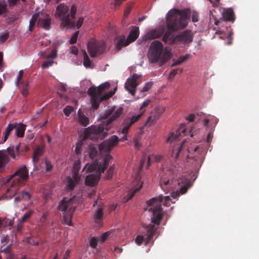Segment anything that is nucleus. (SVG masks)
Returning a JSON list of instances; mask_svg holds the SVG:
<instances>
[{
    "instance_id": "052dcab7",
    "label": "nucleus",
    "mask_w": 259,
    "mask_h": 259,
    "mask_svg": "<svg viewBox=\"0 0 259 259\" xmlns=\"http://www.w3.org/2000/svg\"><path fill=\"white\" fill-rule=\"evenodd\" d=\"M42 195H43L44 199L46 201H47L48 199V197H49V193H48L47 189H42Z\"/></svg>"
},
{
    "instance_id": "e433bc0d",
    "label": "nucleus",
    "mask_w": 259,
    "mask_h": 259,
    "mask_svg": "<svg viewBox=\"0 0 259 259\" xmlns=\"http://www.w3.org/2000/svg\"><path fill=\"white\" fill-rule=\"evenodd\" d=\"M142 187V183H139V185H137V186H136L133 190H130V191L129 192V193L128 194V198L127 199H132V198H133L134 197L135 194H136V193L138 192V191L140 190V189H141Z\"/></svg>"
},
{
    "instance_id": "338daca9",
    "label": "nucleus",
    "mask_w": 259,
    "mask_h": 259,
    "mask_svg": "<svg viewBox=\"0 0 259 259\" xmlns=\"http://www.w3.org/2000/svg\"><path fill=\"white\" fill-rule=\"evenodd\" d=\"M10 7L14 6L18 0H8Z\"/></svg>"
},
{
    "instance_id": "7c9ffc66",
    "label": "nucleus",
    "mask_w": 259,
    "mask_h": 259,
    "mask_svg": "<svg viewBox=\"0 0 259 259\" xmlns=\"http://www.w3.org/2000/svg\"><path fill=\"white\" fill-rule=\"evenodd\" d=\"M17 126V122L10 123L8 124L6 131L3 133L4 142H6L11 131L15 129Z\"/></svg>"
},
{
    "instance_id": "6e6d98bb",
    "label": "nucleus",
    "mask_w": 259,
    "mask_h": 259,
    "mask_svg": "<svg viewBox=\"0 0 259 259\" xmlns=\"http://www.w3.org/2000/svg\"><path fill=\"white\" fill-rule=\"evenodd\" d=\"M110 234L111 233H110V232H106V233H103V234L100 237V243H103V242H105Z\"/></svg>"
},
{
    "instance_id": "a18cd8bd",
    "label": "nucleus",
    "mask_w": 259,
    "mask_h": 259,
    "mask_svg": "<svg viewBox=\"0 0 259 259\" xmlns=\"http://www.w3.org/2000/svg\"><path fill=\"white\" fill-rule=\"evenodd\" d=\"M9 37V34L8 32H4L0 34V44L5 42Z\"/></svg>"
},
{
    "instance_id": "bf43d9fd",
    "label": "nucleus",
    "mask_w": 259,
    "mask_h": 259,
    "mask_svg": "<svg viewBox=\"0 0 259 259\" xmlns=\"http://www.w3.org/2000/svg\"><path fill=\"white\" fill-rule=\"evenodd\" d=\"M178 69L171 70V71H170V72L169 73V77H168L169 80H172V79H173L174 78L175 75H176V74L178 73Z\"/></svg>"
},
{
    "instance_id": "58836bf2",
    "label": "nucleus",
    "mask_w": 259,
    "mask_h": 259,
    "mask_svg": "<svg viewBox=\"0 0 259 259\" xmlns=\"http://www.w3.org/2000/svg\"><path fill=\"white\" fill-rule=\"evenodd\" d=\"M98 242H100V237L99 238L92 237L90 241V245L93 248H96L98 245Z\"/></svg>"
},
{
    "instance_id": "0e129e2a",
    "label": "nucleus",
    "mask_w": 259,
    "mask_h": 259,
    "mask_svg": "<svg viewBox=\"0 0 259 259\" xmlns=\"http://www.w3.org/2000/svg\"><path fill=\"white\" fill-rule=\"evenodd\" d=\"M115 94V92H113V91H110L109 93L105 94L104 96V99H108L109 98L111 97V96H113Z\"/></svg>"
},
{
    "instance_id": "39448f33",
    "label": "nucleus",
    "mask_w": 259,
    "mask_h": 259,
    "mask_svg": "<svg viewBox=\"0 0 259 259\" xmlns=\"http://www.w3.org/2000/svg\"><path fill=\"white\" fill-rule=\"evenodd\" d=\"M76 6L73 5L69 10L68 6L64 4L58 6L56 10V16L61 20V26L73 28L75 25V18L76 12Z\"/></svg>"
},
{
    "instance_id": "603ef678",
    "label": "nucleus",
    "mask_w": 259,
    "mask_h": 259,
    "mask_svg": "<svg viewBox=\"0 0 259 259\" xmlns=\"http://www.w3.org/2000/svg\"><path fill=\"white\" fill-rule=\"evenodd\" d=\"M162 157V156H161V155L149 156L148 161H149V162H150V161H153V160H154V161H159L161 159Z\"/></svg>"
},
{
    "instance_id": "1a4fd4ad",
    "label": "nucleus",
    "mask_w": 259,
    "mask_h": 259,
    "mask_svg": "<svg viewBox=\"0 0 259 259\" xmlns=\"http://www.w3.org/2000/svg\"><path fill=\"white\" fill-rule=\"evenodd\" d=\"M156 228L154 223L152 221L149 225L145 228V231L143 232V235H138L135 238L136 243L140 245L143 241H145L146 244L149 243L153 239L154 235L156 233Z\"/></svg>"
},
{
    "instance_id": "5701e85b",
    "label": "nucleus",
    "mask_w": 259,
    "mask_h": 259,
    "mask_svg": "<svg viewBox=\"0 0 259 259\" xmlns=\"http://www.w3.org/2000/svg\"><path fill=\"white\" fill-rule=\"evenodd\" d=\"M138 121V116H137V115L133 116L131 118H125L122 124V134H127L131 126H132L135 122Z\"/></svg>"
},
{
    "instance_id": "2eb2a0df",
    "label": "nucleus",
    "mask_w": 259,
    "mask_h": 259,
    "mask_svg": "<svg viewBox=\"0 0 259 259\" xmlns=\"http://www.w3.org/2000/svg\"><path fill=\"white\" fill-rule=\"evenodd\" d=\"M80 164L79 162H76L73 168L72 177H68L67 178V186L70 190H72L80 180L79 176V171L80 168Z\"/></svg>"
},
{
    "instance_id": "5fc2aeb1",
    "label": "nucleus",
    "mask_w": 259,
    "mask_h": 259,
    "mask_svg": "<svg viewBox=\"0 0 259 259\" xmlns=\"http://www.w3.org/2000/svg\"><path fill=\"white\" fill-rule=\"evenodd\" d=\"M23 75V71L20 70L19 72L18 75L17 77V81L16 82V83L17 85H19V84L22 83L21 79Z\"/></svg>"
},
{
    "instance_id": "423d86ee",
    "label": "nucleus",
    "mask_w": 259,
    "mask_h": 259,
    "mask_svg": "<svg viewBox=\"0 0 259 259\" xmlns=\"http://www.w3.org/2000/svg\"><path fill=\"white\" fill-rule=\"evenodd\" d=\"M109 87L110 83L106 82L100 85L97 88L95 87H91L88 89V93L91 97L92 105L94 109H97L100 103L103 100L106 99H104L105 95L102 96V93L105 89H109Z\"/></svg>"
},
{
    "instance_id": "ea45409f",
    "label": "nucleus",
    "mask_w": 259,
    "mask_h": 259,
    "mask_svg": "<svg viewBox=\"0 0 259 259\" xmlns=\"http://www.w3.org/2000/svg\"><path fill=\"white\" fill-rule=\"evenodd\" d=\"M83 64L87 68V67H91L92 65V61H91L90 58H89L85 52H84V60Z\"/></svg>"
},
{
    "instance_id": "79ce46f5",
    "label": "nucleus",
    "mask_w": 259,
    "mask_h": 259,
    "mask_svg": "<svg viewBox=\"0 0 259 259\" xmlns=\"http://www.w3.org/2000/svg\"><path fill=\"white\" fill-rule=\"evenodd\" d=\"M7 6V4L5 1L0 0V15L6 12Z\"/></svg>"
},
{
    "instance_id": "2f4dec72",
    "label": "nucleus",
    "mask_w": 259,
    "mask_h": 259,
    "mask_svg": "<svg viewBox=\"0 0 259 259\" xmlns=\"http://www.w3.org/2000/svg\"><path fill=\"white\" fill-rule=\"evenodd\" d=\"M151 101L150 99H146L143 104L141 105L139 110V113L137 115V116H138V120L140 119V118L144 115L145 112L146 111V107L149 106V105L151 103Z\"/></svg>"
},
{
    "instance_id": "cd10ccee",
    "label": "nucleus",
    "mask_w": 259,
    "mask_h": 259,
    "mask_svg": "<svg viewBox=\"0 0 259 259\" xmlns=\"http://www.w3.org/2000/svg\"><path fill=\"white\" fill-rule=\"evenodd\" d=\"M116 48L120 50L123 46H128L129 42L127 40H125V37L124 35H120V36L117 37L115 39Z\"/></svg>"
},
{
    "instance_id": "c03bdc74",
    "label": "nucleus",
    "mask_w": 259,
    "mask_h": 259,
    "mask_svg": "<svg viewBox=\"0 0 259 259\" xmlns=\"http://www.w3.org/2000/svg\"><path fill=\"white\" fill-rule=\"evenodd\" d=\"M28 86L29 83L28 82L24 83L23 89L21 91V94L23 96H27L28 94Z\"/></svg>"
},
{
    "instance_id": "bb28decb",
    "label": "nucleus",
    "mask_w": 259,
    "mask_h": 259,
    "mask_svg": "<svg viewBox=\"0 0 259 259\" xmlns=\"http://www.w3.org/2000/svg\"><path fill=\"white\" fill-rule=\"evenodd\" d=\"M20 147L19 145L16 146H10L7 149V152L9 154L11 157L14 159H16V156H19Z\"/></svg>"
},
{
    "instance_id": "f3484780",
    "label": "nucleus",
    "mask_w": 259,
    "mask_h": 259,
    "mask_svg": "<svg viewBox=\"0 0 259 259\" xmlns=\"http://www.w3.org/2000/svg\"><path fill=\"white\" fill-rule=\"evenodd\" d=\"M28 177V170L25 165H23L15 171L11 180H12L13 185H17L23 181L27 180Z\"/></svg>"
},
{
    "instance_id": "37998d69",
    "label": "nucleus",
    "mask_w": 259,
    "mask_h": 259,
    "mask_svg": "<svg viewBox=\"0 0 259 259\" xmlns=\"http://www.w3.org/2000/svg\"><path fill=\"white\" fill-rule=\"evenodd\" d=\"M115 166L112 165L110 166V168L108 169L107 173L106 175V178L108 180H110V179L112 178L114 171Z\"/></svg>"
},
{
    "instance_id": "a19ab883",
    "label": "nucleus",
    "mask_w": 259,
    "mask_h": 259,
    "mask_svg": "<svg viewBox=\"0 0 259 259\" xmlns=\"http://www.w3.org/2000/svg\"><path fill=\"white\" fill-rule=\"evenodd\" d=\"M98 154V151L95 147H91L90 151L89 152V154L90 156V157L92 159H94L95 157H96L97 155Z\"/></svg>"
},
{
    "instance_id": "4be33fe9",
    "label": "nucleus",
    "mask_w": 259,
    "mask_h": 259,
    "mask_svg": "<svg viewBox=\"0 0 259 259\" xmlns=\"http://www.w3.org/2000/svg\"><path fill=\"white\" fill-rule=\"evenodd\" d=\"M223 20L215 21V24L218 25L219 23H226L227 21L234 22L235 20V17L233 10L231 9V8L225 9L223 13Z\"/></svg>"
},
{
    "instance_id": "de8ad7c7",
    "label": "nucleus",
    "mask_w": 259,
    "mask_h": 259,
    "mask_svg": "<svg viewBox=\"0 0 259 259\" xmlns=\"http://www.w3.org/2000/svg\"><path fill=\"white\" fill-rule=\"evenodd\" d=\"M73 110V108L72 107H71V106H67L63 109V112L66 116H69L71 114Z\"/></svg>"
},
{
    "instance_id": "49530a36",
    "label": "nucleus",
    "mask_w": 259,
    "mask_h": 259,
    "mask_svg": "<svg viewBox=\"0 0 259 259\" xmlns=\"http://www.w3.org/2000/svg\"><path fill=\"white\" fill-rule=\"evenodd\" d=\"M152 87V82H147L144 85V86L141 89V92H146V91H148Z\"/></svg>"
},
{
    "instance_id": "c9c22d12",
    "label": "nucleus",
    "mask_w": 259,
    "mask_h": 259,
    "mask_svg": "<svg viewBox=\"0 0 259 259\" xmlns=\"http://www.w3.org/2000/svg\"><path fill=\"white\" fill-rule=\"evenodd\" d=\"M103 215V208L102 207H100V206H98L97 210L96 213L94 214L95 222H96V223H99V222H100L101 220H102Z\"/></svg>"
},
{
    "instance_id": "f03ea898",
    "label": "nucleus",
    "mask_w": 259,
    "mask_h": 259,
    "mask_svg": "<svg viewBox=\"0 0 259 259\" xmlns=\"http://www.w3.org/2000/svg\"><path fill=\"white\" fill-rule=\"evenodd\" d=\"M122 112L123 109L121 107L116 109L115 107H112L107 109L101 117L102 121L100 124L92 125L85 128L83 139H90L93 140L98 138H105L107 135L108 130L111 128L112 122L121 116Z\"/></svg>"
},
{
    "instance_id": "f257e3e1",
    "label": "nucleus",
    "mask_w": 259,
    "mask_h": 259,
    "mask_svg": "<svg viewBox=\"0 0 259 259\" xmlns=\"http://www.w3.org/2000/svg\"><path fill=\"white\" fill-rule=\"evenodd\" d=\"M191 11L189 9H174L169 11L166 18V26L168 30L165 32L162 39L168 44H172L177 40L171 31L184 28L188 24V21L190 18Z\"/></svg>"
},
{
    "instance_id": "b1692460",
    "label": "nucleus",
    "mask_w": 259,
    "mask_h": 259,
    "mask_svg": "<svg viewBox=\"0 0 259 259\" xmlns=\"http://www.w3.org/2000/svg\"><path fill=\"white\" fill-rule=\"evenodd\" d=\"M10 155L6 150L0 151V171L3 172L6 169L7 164L10 161Z\"/></svg>"
},
{
    "instance_id": "a211bd4d",
    "label": "nucleus",
    "mask_w": 259,
    "mask_h": 259,
    "mask_svg": "<svg viewBox=\"0 0 259 259\" xmlns=\"http://www.w3.org/2000/svg\"><path fill=\"white\" fill-rule=\"evenodd\" d=\"M118 138L116 135L109 137L108 140L103 141L100 144L99 147L101 152H109L116 146L118 142Z\"/></svg>"
},
{
    "instance_id": "c756f323",
    "label": "nucleus",
    "mask_w": 259,
    "mask_h": 259,
    "mask_svg": "<svg viewBox=\"0 0 259 259\" xmlns=\"http://www.w3.org/2000/svg\"><path fill=\"white\" fill-rule=\"evenodd\" d=\"M26 126L22 123H17V126L15 127V134L18 137H23L24 135Z\"/></svg>"
},
{
    "instance_id": "ddd939ff",
    "label": "nucleus",
    "mask_w": 259,
    "mask_h": 259,
    "mask_svg": "<svg viewBox=\"0 0 259 259\" xmlns=\"http://www.w3.org/2000/svg\"><path fill=\"white\" fill-rule=\"evenodd\" d=\"M190 150L185 145V142H182L174 145V149L170 151V156L174 158H178L179 156H186L189 158L188 153Z\"/></svg>"
},
{
    "instance_id": "774afa93",
    "label": "nucleus",
    "mask_w": 259,
    "mask_h": 259,
    "mask_svg": "<svg viewBox=\"0 0 259 259\" xmlns=\"http://www.w3.org/2000/svg\"><path fill=\"white\" fill-rule=\"evenodd\" d=\"M71 53H73V54L77 55L78 53V49L76 47H73L71 48Z\"/></svg>"
},
{
    "instance_id": "4d7b16f0",
    "label": "nucleus",
    "mask_w": 259,
    "mask_h": 259,
    "mask_svg": "<svg viewBox=\"0 0 259 259\" xmlns=\"http://www.w3.org/2000/svg\"><path fill=\"white\" fill-rule=\"evenodd\" d=\"M158 116H154L153 117H152V116H148L146 120V124H148L149 123H153L154 121H156V120H157V119L158 118Z\"/></svg>"
},
{
    "instance_id": "20e7f679",
    "label": "nucleus",
    "mask_w": 259,
    "mask_h": 259,
    "mask_svg": "<svg viewBox=\"0 0 259 259\" xmlns=\"http://www.w3.org/2000/svg\"><path fill=\"white\" fill-rule=\"evenodd\" d=\"M170 199L169 196H165L163 199L162 195H160L158 197H153L146 202L147 206L145 209L152 211L153 213L152 222L155 225H159L163 216L162 205L169 206Z\"/></svg>"
},
{
    "instance_id": "0eeeda50",
    "label": "nucleus",
    "mask_w": 259,
    "mask_h": 259,
    "mask_svg": "<svg viewBox=\"0 0 259 259\" xmlns=\"http://www.w3.org/2000/svg\"><path fill=\"white\" fill-rule=\"evenodd\" d=\"M112 158V156L109 154H107L103 160V163L100 164L98 167V171L94 174L89 175L86 177L85 183L86 185L95 186L98 184L101 173L104 171L105 169L108 167L110 161Z\"/></svg>"
},
{
    "instance_id": "4c0bfd02",
    "label": "nucleus",
    "mask_w": 259,
    "mask_h": 259,
    "mask_svg": "<svg viewBox=\"0 0 259 259\" xmlns=\"http://www.w3.org/2000/svg\"><path fill=\"white\" fill-rule=\"evenodd\" d=\"M39 55L40 56H44L47 59V60L45 61L42 64H41V68L42 69L46 68L48 67H49V54H47V53L46 51H41L39 53Z\"/></svg>"
},
{
    "instance_id": "72a5a7b5",
    "label": "nucleus",
    "mask_w": 259,
    "mask_h": 259,
    "mask_svg": "<svg viewBox=\"0 0 259 259\" xmlns=\"http://www.w3.org/2000/svg\"><path fill=\"white\" fill-rule=\"evenodd\" d=\"M31 198V194L27 191H22L21 193L17 197H15V200L16 201H20L22 199L24 200H28Z\"/></svg>"
},
{
    "instance_id": "8fccbe9b",
    "label": "nucleus",
    "mask_w": 259,
    "mask_h": 259,
    "mask_svg": "<svg viewBox=\"0 0 259 259\" xmlns=\"http://www.w3.org/2000/svg\"><path fill=\"white\" fill-rule=\"evenodd\" d=\"M187 57L186 56H181L179 59H177L176 61H174V63H172L171 66H176V65H178L181 64V63H183L186 59Z\"/></svg>"
},
{
    "instance_id": "4468645a",
    "label": "nucleus",
    "mask_w": 259,
    "mask_h": 259,
    "mask_svg": "<svg viewBox=\"0 0 259 259\" xmlns=\"http://www.w3.org/2000/svg\"><path fill=\"white\" fill-rule=\"evenodd\" d=\"M140 75L134 73L131 77H129L125 83V88L132 96H135L137 88L141 81Z\"/></svg>"
},
{
    "instance_id": "e2e57ef3",
    "label": "nucleus",
    "mask_w": 259,
    "mask_h": 259,
    "mask_svg": "<svg viewBox=\"0 0 259 259\" xmlns=\"http://www.w3.org/2000/svg\"><path fill=\"white\" fill-rule=\"evenodd\" d=\"M199 20V15L196 12L192 13V21L197 22Z\"/></svg>"
},
{
    "instance_id": "6e6552de",
    "label": "nucleus",
    "mask_w": 259,
    "mask_h": 259,
    "mask_svg": "<svg viewBox=\"0 0 259 259\" xmlns=\"http://www.w3.org/2000/svg\"><path fill=\"white\" fill-rule=\"evenodd\" d=\"M73 200L70 198L68 200L63 199L58 206V208L62 211H64L63 213L62 223L65 225H71V214L75 209V206L73 205Z\"/></svg>"
},
{
    "instance_id": "dca6fc26",
    "label": "nucleus",
    "mask_w": 259,
    "mask_h": 259,
    "mask_svg": "<svg viewBox=\"0 0 259 259\" xmlns=\"http://www.w3.org/2000/svg\"><path fill=\"white\" fill-rule=\"evenodd\" d=\"M218 25H221V26L219 27V29L215 31V34L221 35L220 38L224 39L227 37L228 39L227 44L231 45L233 42V29L231 26L224 24V23H219Z\"/></svg>"
},
{
    "instance_id": "3c124183",
    "label": "nucleus",
    "mask_w": 259,
    "mask_h": 259,
    "mask_svg": "<svg viewBox=\"0 0 259 259\" xmlns=\"http://www.w3.org/2000/svg\"><path fill=\"white\" fill-rule=\"evenodd\" d=\"M33 211H29L25 213L21 218V222L24 223L26 222L32 215Z\"/></svg>"
},
{
    "instance_id": "13d9d810",
    "label": "nucleus",
    "mask_w": 259,
    "mask_h": 259,
    "mask_svg": "<svg viewBox=\"0 0 259 259\" xmlns=\"http://www.w3.org/2000/svg\"><path fill=\"white\" fill-rule=\"evenodd\" d=\"M11 249V245H9L3 249V247H1V252H4L5 253L9 254V255L11 256V254H10V251Z\"/></svg>"
},
{
    "instance_id": "473e14b6",
    "label": "nucleus",
    "mask_w": 259,
    "mask_h": 259,
    "mask_svg": "<svg viewBox=\"0 0 259 259\" xmlns=\"http://www.w3.org/2000/svg\"><path fill=\"white\" fill-rule=\"evenodd\" d=\"M100 163H103V162L93 163L91 164H86L85 166L83 168V170L85 169L87 172L93 171L95 169H97V171H99V166Z\"/></svg>"
},
{
    "instance_id": "412c9836",
    "label": "nucleus",
    "mask_w": 259,
    "mask_h": 259,
    "mask_svg": "<svg viewBox=\"0 0 259 259\" xmlns=\"http://www.w3.org/2000/svg\"><path fill=\"white\" fill-rule=\"evenodd\" d=\"M177 40L183 43H190L193 41V34L191 30H186L176 36Z\"/></svg>"
},
{
    "instance_id": "f704fd0d",
    "label": "nucleus",
    "mask_w": 259,
    "mask_h": 259,
    "mask_svg": "<svg viewBox=\"0 0 259 259\" xmlns=\"http://www.w3.org/2000/svg\"><path fill=\"white\" fill-rule=\"evenodd\" d=\"M78 114L79 116V123L84 126H86V125H88L89 123V119L88 117H87L84 114H82V113L80 112V109L78 110Z\"/></svg>"
},
{
    "instance_id": "9b49d317",
    "label": "nucleus",
    "mask_w": 259,
    "mask_h": 259,
    "mask_svg": "<svg viewBox=\"0 0 259 259\" xmlns=\"http://www.w3.org/2000/svg\"><path fill=\"white\" fill-rule=\"evenodd\" d=\"M42 27L43 28L48 29L49 28V16L44 17L42 13H36L32 15L31 19L29 21V30L32 31L36 24Z\"/></svg>"
},
{
    "instance_id": "f8f14e48",
    "label": "nucleus",
    "mask_w": 259,
    "mask_h": 259,
    "mask_svg": "<svg viewBox=\"0 0 259 259\" xmlns=\"http://www.w3.org/2000/svg\"><path fill=\"white\" fill-rule=\"evenodd\" d=\"M106 48L104 41L90 40L88 44V50L92 57H95L104 52Z\"/></svg>"
},
{
    "instance_id": "c85d7f7f",
    "label": "nucleus",
    "mask_w": 259,
    "mask_h": 259,
    "mask_svg": "<svg viewBox=\"0 0 259 259\" xmlns=\"http://www.w3.org/2000/svg\"><path fill=\"white\" fill-rule=\"evenodd\" d=\"M162 35V31L161 30H150L148 33L146 34V38L147 39H150V40H152V39L157 38V37H161Z\"/></svg>"
},
{
    "instance_id": "680f3d73",
    "label": "nucleus",
    "mask_w": 259,
    "mask_h": 259,
    "mask_svg": "<svg viewBox=\"0 0 259 259\" xmlns=\"http://www.w3.org/2000/svg\"><path fill=\"white\" fill-rule=\"evenodd\" d=\"M84 20V18L82 17H80L78 19L76 23V27L77 28H79L81 27L83 22Z\"/></svg>"
},
{
    "instance_id": "09e8293b",
    "label": "nucleus",
    "mask_w": 259,
    "mask_h": 259,
    "mask_svg": "<svg viewBox=\"0 0 259 259\" xmlns=\"http://www.w3.org/2000/svg\"><path fill=\"white\" fill-rule=\"evenodd\" d=\"M78 30H77L76 32L74 33L71 38H70L69 40V42L70 43V44H74V43L76 42L77 39L78 37Z\"/></svg>"
},
{
    "instance_id": "aec40b11",
    "label": "nucleus",
    "mask_w": 259,
    "mask_h": 259,
    "mask_svg": "<svg viewBox=\"0 0 259 259\" xmlns=\"http://www.w3.org/2000/svg\"><path fill=\"white\" fill-rule=\"evenodd\" d=\"M186 131L187 130L185 127V126L182 125L180 128L176 130L175 133L170 134L167 139V142L172 144V143L175 142V141L180 140L181 137L182 136V134L184 135Z\"/></svg>"
},
{
    "instance_id": "9d476101",
    "label": "nucleus",
    "mask_w": 259,
    "mask_h": 259,
    "mask_svg": "<svg viewBox=\"0 0 259 259\" xmlns=\"http://www.w3.org/2000/svg\"><path fill=\"white\" fill-rule=\"evenodd\" d=\"M44 153V146L42 145L38 146L34 151L32 156V162L35 169L37 170H41L45 168L46 171H49V161L48 158H46L44 161H42L40 163L37 164L40 157L43 155Z\"/></svg>"
},
{
    "instance_id": "6ab92c4d",
    "label": "nucleus",
    "mask_w": 259,
    "mask_h": 259,
    "mask_svg": "<svg viewBox=\"0 0 259 259\" xmlns=\"http://www.w3.org/2000/svg\"><path fill=\"white\" fill-rule=\"evenodd\" d=\"M178 184L180 186V188L179 190H177L176 192L171 193V196L174 198H176L180 194H185L187 192L189 187L191 186V183L190 180L188 178H182L178 182Z\"/></svg>"
},
{
    "instance_id": "69168bd1",
    "label": "nucleus",
    "mask_w": 259,
    "mask_h": 259,
    "mask_svg": "<svg viewBox=\"0 0 259 259\" xmlns=\"http://www.w3.org/2000/svg\"><path fill=\"white\" fill-rule=\"evenodd\" d=\"M195 118V114H191L187 117V119L189 121H193Z\"/></svg>"
},
{
    "instance_id": "864d4df0",
    "label": "nucleus",
    "mask_w": 259,
    "mask_h": 259,
    "mask_svg": "<svg viewBox=\"0 0 259 259\" xmlns=\"http://www.w3.org/2000/svg\"><path fill=\"white\" fill-rule=\"evenodd\" d=\"M57 51L56 49H52V50L51 51V53L50 54V59H51V58H56V57H57ZM53 63H54L53 61H51V60H50V65H52Z\"/></svg>"
},
{
    "instance_id": "a878e982",
    "label": "nucleus",
    "mask_w": 259,
    "mask_h": 259,
    "mask_svg": "<svg viewBox=\"0 0 259 259\" xmlns=\"http://www.w3.org/2000/svg\"><path fill=\"white\" fill-rule=\"evenodd\" d=\"M139 33L140 31L139 27L133 26L127 37V41L130 43L136 40L139 35Z\"/></svg>"
},
{
    "instance_id": "7ed1b4c3",
    "label": "nucleus",
    "mask_w": 259,
    "mask_h": 259,
    "mask_svg": "<svg viewBox=\"0 0 259 259\" xmlns=\"http://www.w3.org/2000/svg\"><path fill=\"white\" fill-rule=\"evenodd\" d=\"M147 56L150 63H157L159 66H162L170 58L169 51L164 50L162 42L157 40L150 44Z\"/></svg>"
},
{
    "instance_id": "393cba45",
    "label": "nucleus",
    "mask_w": 259,
    "mask_h": 259,
    "mask_svg": "<svg viewBox=\"0 0 259 259\" xmlns=\"http://www.w3.org/2000/svg\"><path fill=\"white\" fill-rule=\"evenodd\" d=\"M175 181L173 179H167L165 178H162L160 179V186L161 188L164 191H169L174 188L175 186Z\"/></svg>"
}]
</instances>
